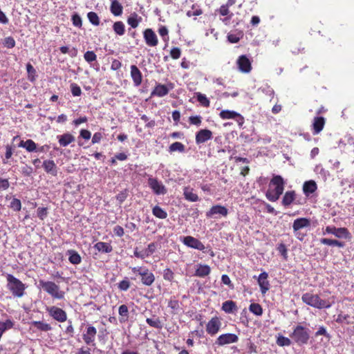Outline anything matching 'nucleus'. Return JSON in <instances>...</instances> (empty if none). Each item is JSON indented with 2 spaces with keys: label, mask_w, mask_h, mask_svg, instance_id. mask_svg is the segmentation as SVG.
<instances>
[{
  "label": "nucleus",
  "mask_w": 354,
  "mask_h": 354,
  "mask_svg": "<svg viewBox=\"0 0 354 354\" xmlns=\"http://www.w3.org/2000/svg\"><path fill=\"white\" fill-rule=\"evenodd\" d=\"M181 50L178 47H174L170 50V56L174 59H178L180 57Z\"/></svg>",
  "instance_id": "63"
},
{
  "label": "nucleus",
  "mask_w": 354,
  "mask_h": 354,
  "mask_svg": "<svg viewBox=\"0 0 354 354\" xmlns=\"http://www.w3.org/2000/svg\"><path fill=\"white\" fill-rule=\"evenodd\" d=\"M68 254V261L71 263L77 265L81 263L82 258L77 252L73 250H69L67 251Z\"/></svg>",
  "instance_id": "35"
},
{
  "label": "nucleus",
  "mask_w": 354,
  "mask_h": 354,
  "mask_svg": "<svg viewBox=\"0 0 354 354\" xmlns=\"http://www.w3.org/2000/svg\"><path fill=\"white\" fill-rule=\"evenodd\" d=\"M58 142L60 146L66 147L75 141V137L69 133H66L57 136Z\"/></svg>",
  "instance_id": "26"
},
{
  "label": "nucleus",
  "mask_w": 354,
  "mask_h": 354,
  "mask_svg": "<svg viewBox=\"0 0 354 354\" xmlns=\"http://www.w3.org/2000/svg\"><path fill=\"white\" fill-rule=\"evenodd\" d=\"M146 322L151 327H153V328H155L157 329H162L163 327L162 322L156 315H153L152 318H147Z\"/></svg>",
  "instance_id": "34"
},
{
  "label": "nucleus",
  "mask_w": 354,
  "mask_h": 354,
  "mask_svg": "<svg viewBox=\"0 0 354 354\" xmlns=\"http://www.w3.org/2000/svg\"><path fill=\"white\" fill-rule=\"evenodd\" d=\"M87 17L88 21L94 26H99L100 21V18L96 12H89L87 14Z\"/></svg>",
  "instance_id": "49"
},
{
  "label": "nucleus",
  "mask_w": 354,
  "mask_h": 354,
  "mask_svg": "<svg viewBox=\"0 0 354 354\" xmlns=\"http://www.w3.org/2000/svg\"><path fill=\"white\" fill-rule=\"evenodd\" d=\"M219 116L223 120L234 119L236 117H239L241 120H243V117L238 113L234 111L223 110L220 112Z\"/></svg>",
  "instance_id": "32"
},
{
  "label": "nucleus",
  "mask_w": 354,
  "mask_h": 354,
  "mask_svg": "<svg viewBox=\"0 0 354 354\" xmlns=\"http://www.w3.org/2000/svg\"><path fill=\"white\" fill-rule=\"evenodd\" d=\"M325 124V119L323 117H315L313 123V134L319 133L324 129Z\"/></svg>",
  "instance_id": "25"
},
{
  "label": "nucleus",
  "mask_w": 354,
  "mask_h": 354,
  "mask_svg": "<svg viewBox=\"0 0 354 354\" xmlns=\"http://www.w3.org/2000/svg\"><path fill=\"white\" fill-rule=\"evenodd\" d=\"M3 44L5 47L8 48H12L15 46L16 42L12 37L9 36L3 39Z\"/></svg>",
  "instance_id": "54"
},
{
  "label": "nucleus",
  "mask_w": 354,
  "mask_h": 354,
  "mask_svg": "<svg viewBox=\"0 0 354 354\" xmlns=\"http://www.w3.org/2000/svg\"><path fill=\"white\" fill-rule=\"evenodd\" d=\"M195 96L202 106L207 108L210 106V101L205 94L197 92L195 93Z\"/></svg>",
  "instance_id": "38"
},
{
  "label": "nucleus",
  "mask_w": 354,
  "mask_h": 354,
  "mask_svg": "<svg viewBox=\"0 0 354 354\" xmlns=\"http://www.w3.org/2000/svg\"><path fill=\"white\" fill-rule=\"evenodd\" d=\"M221 309L226 313H232L237 310L236 302L227 300L223 303Z\"/></svg>",
  "instance_id": "33"
},
{
  "label": "nucleus",
  "mask_w": 354,
  "mask_h": 354,
  "mask_svg": "<svg viewBox=\"0 0 354 354\" xmlns=\"http://www.w3.org/2000/svg\"><path fill=\"white\" fill-rule=\"evenodd\" d=\"M332 299V301L330 299H322L319 295L313 292H306L301 296V300L304 304L317 309L330 308L335 304L334 297Z\"/></svg>",
  "instance_id": "2"
},
{
  "label": "nucleus",
  "mask_w": 354,
  "mask_h": 354,
  "mask_svg": "<svg viewBox=\"0 0 354 354\" xmlns=\"http://www.w3.org/2000/svg\"><path fill=\"white\" fill-rule=\"evenodd\" d=\"M118 313L120 316V322H125L129 318V308L127 305L122 304L119 307Z\"/></svg>",
  "instance_id": "40"
},
{
  "label": "nucleus",
  "mask_w": 354,
  "mask_h": 354,
  "mask_svg": "<svg viewBox=\"0 0 354 354\" xmlns=\"http://www.w3.org/2000/svg\"><path fill=\"white\" fill-rule=\"evenodd\" d=\"M185 150V145L180 142H175L172 143L169 147V152H175V151H179V152H184Z\"/></svg>",
  "instance_id": "44"
},
{
  "label": "nucleus",
  "mask_w": 354,
  "mask_h": 354,
  "mask_svg": "<svg viewBox=\"0 0 354 354\" xmlns=\"http://www.w3.org/2000/svg\"><path fill=\"white\" fill-rule=\"evenodd\" d=\"M243 37V32L241 31L236 33H230L227 35V40L232 44L238 43Z\"/></svg>",
  "instance_id": "47"
},
{
  "label": "nucleus",
  "mask_w": 354,
  "mask_h": 354,
  "mask_svg": "<svg viewBox=\"0 0 354 354\" xmlns=\"http://www.w3.org/2000/svg\"><path fill=\"white\" fill-rule=\"evenodd\" d=\"M317 189V185L313 180L306 181L303 185V192L306 196H309L310 194L315 192Z\"/></svg>",
  "instance_id": "23"
},
{
  "label": "nucleus",
  "mask_w": 354,
  "mask_h": 354,
  "mask_svg": "<svg viewBox=\"0 0 354 354\" xmlns=\"http://www.w3.org/2000/svg\"><path fill=\"white\" fill-rule=\"evenodd\" d=\"M163 278L165 280L171 282L174 278V274L170 268H166L163 271Z\"/></svg>",
  "instance_id": "56"
},
{
  "label": "nucleus",
  "mask_w": 354,
  "mask_h": 354,
  "mask_svg": "<svg viewBox=\"0 0 354 354\" xmlns=\"http://www.w3.org/2000/svg\"><path fill=\"white\" fill-rule=\"evenodd\" d=\"M173 84L170 83L168 86L157 84L151 93V96H157L159 97H164L169 93L170 89L173 88Z\"/></svg>",
  "instance_id": "14"
},
{
  "label": "nucleus",
  "mask_w": 354,
  "mask_h": 354,
  "mask_svg": "<svg viewBox=\"0 0 354 354\" xmlns=\"http://www.w3.org/2000/svg\"><path fill=\"white\" fill-rule=\"evenodd\" d=\"M336 322L339 324L345 323L346 324H349L351 323L350 321V315L348 314H343V313H340L337 315Z\"/></svg>",
  "instance_id": "51"
},
{
  "label": "nucleus",
  "mask_w": 354,
  "mask_h": 354,
  "mask_svg": "<svg viewBox=\"0 0 354 354\" xmlns=\"http://www.w3.org/2000/svg\"><path fill=\"white\" fill-rule=\"evenodd\" d=\"M168 307L173 310L177 311L180 308V302L175 297H173L168 302Z\"/></svg>",
  "instance_id": "50"
},
{
  "label": "nucleus",
  "mask_w": 354,
  "mask_h": 354,
  "mask_svg": "<svg viewBox=\"0 0 354 354\" xmlns=\"http://www.w3.org/2000/svg\"><path fill=\"white\" fill-rule=\"evenodd\" d=\"M131 271L140 277L142 283L146 286H151L155 281L153 273L146 267H133L131 268Z\"/></svg>",
  "instance_id": "6"
},
{
  "label": "nucleus",
  "mask_w": 354,
  "mask_h": 354,
  "mask_svg": "<svg viewBox=\"0 0 354 354\" xmlns=\"http://www.w3.org/2000/svg\"><path fill=\"white\" fill-rule=\"evenodd\" d=\"M310 225V221L308 218H299L294 221L292 225V229L294 232L295 233L296 236L301 241L303 240V236L299 237L297 232L304 227H307Z\"/></svg>",
  "instance_id": "16"
},
{
  "label": "nucleus",
  "mask_w": 354,
  "mask_h": 354,
  "mask_svg": "<svg viewBox=\"0 0 354 354\" xmlns=\"http://www.w3.org/2000/svg\"><path fill=\"white\" fill-rule=\"evenodd\" d=\"M152 213L156 217L160 219H165L167 217V212L158 205L153 207L152 209Z\"/></svg>",
  "instance_id": "41"
},
{
  "label": "nucleus",
  "mask_w": 354,
  "mask_h": 354,
  "mask_svg": "<svg viewBox=\"0 0 354 354\" xmlns=\"http://www.w3.org/2000/svg\"><path fill=\"white\" fill-rule=\"evenodd\" d=\"M148 185L156 195L165 194L167 189L165 186L156 178L150 177L148 179Z\"/></svg>",
  "instance_id": "13"
},
{
  "label": "nucleus",
  "mask_w": 354,
  "mask_h": 354,
  "mask_svg": "<svg viewBox=\"0 0 354 354\" xmlns=\"http://www.w3.org/2000/svg\"><path fill=\"white\" fill-rule=\"evenodd\" d=\"M71 91L73 96H80L82 94L81 88L76 83L71 84Z\"/></svg>",
  "instance_id": "60"
},
{
  "label": "nucleus",
  "mask_w": 354,
  "mask_h": 354,
  "mask_svg": "<svg viewBox=\"0 0 354 354\" xmlns=\"http://www.w3.org/2000/svg\"><path fill=\"white\" fill-rule=\"evenodd\" d=\"M14 322L11 319H7L5 322L0 321V339L3 334L8 330L12 328Z\"/></svg>",
  "instance_id": "36"
},
{
  "label": "nucleus",
  "mask_w": 354,
  "mask_h": 354,
  "mask_svg": "<svg viewBox=\"0 0 354 354\" xmlns=\"http://www.w3.org/2000/svg\"><path fill=\"white\" fill-rule=\"evenodd\" d=\"M94 248L100 252L110 253L113 250L112 245L106 242H97L94 245Z\"/></svg>",
  "instance_id": "27"
},
{
  "label": "nucleus",
  "mask_w": 354,
  "mask_h": 354,
  "mask_svg": "<svg viewBox=\"0 0 354 354\" xmlns=\"http://www.w3.org/2000/svg\"><path fill=\"white\" fill-rule=\"evenodd\" d=\"M143 37L148 46L154 47L158 44V39L154 31L151 28H147L143 32Z\"/></svg>",
  "instance_id": "15"
},
{
  "label": "nucleus",
  "mask_w": 354,
  "mask_h": 354,
  "mask_svg": "<svg viewBox=\"0 0 354 354\" xmlns=\"http://www.w3.org/2000/svg\"><path fill=\"white\" fill-rule=\"evenodd\" d=\"M113 29L115 34L122 36L125 32V26L122 21H116L113 25Z\"/></svg>",
  "instance_id": "42"
},
{
  "label": "nucleus",
  "mask_w": 354,
  "mask_h": 354,
  "mask_svg": "<svg viewBox=\"0 0 354 354\" xmlns=\"http://www.w3.org/2000/svg\"><path fill=\"white\" fill-rule=\"evenodd\" d=\"M221 318L214 316L210 319V320L206 324V332L210 336H214L216 335L221 327Z\"/></svg>",
  "instance_id": "9"
},
{
  "label": "nucleus",
  "mask_w": 354,
  "mask_h": 354,
  "mask_svg": "<svg viewBox=\"0 0 354 354\" xmlns=\"http://www.w3.org/2000/svg\"><path fill=\"white\" fill-rule=\"evenodd\" d=\"M32 326L36 328L38 330L42 332H48L52 330L53 328L50 324L44 322L42 321H33L31 323Z\"/></svg>",
  "instance_id": "30"
},
{
  "label": "nucleus",
  "mask_w": 354,
  "mask_h": 354,
  "mask_svg": "<svg viewBox=\"0 0 354 354\" xmlns=\"http://www.w3.org/2000/svg\"><path fill=\"white\" fill-rule=\"evenodd\" d=\"M249 310L254 315L261 316L263 314V308L259 304L252 303L249 306Z\"/></svg>",
  "instance_id": "45"
},
{
  "label": "nucleus",
  "mask_w": 354,
  "mask_h": 354,
  "mask_svg": "<svg viewBox=\"0 0 354 354\" xmlns=\"http://www.w3.org/2000/svg\"><path fill=\"white\" fill-rule=\"evenodd\" d=\"M97 329L92 325H88L82 334L84 342L88 346H95Z\"/></svg>",
  "instance_id": "8"
},
{
  "label": "nucleus",
  "mask_w": 354,
  "mask_h": 354,
  "mask_svg": "<svg viewBox=\"0 0 354 354\" xmlns=\"http://www.w3.org/2000/svg\"><path fill=\"white\" fill-rule=\"evenodd\" d=\"M84 58L87 62L91 63L96 60L97 55L93 51L88 50L84 53Z\"/></svg>",
  "instance_id": "55"
},
{
  "label": "nucleus",
  "mask_w": 354,
  "mask_h": 354,
  "mask_svg": "<svg viewBox=\"0 0 354 354\" xmlns=\"http://www.w3.org/2000/svg\"><path fill=\"white\" fill-rule=\"evenodd\" d=\"M331 234L335 235L337 238L348 239L350 238V232L346 227H336L335 226H327L325 228L324 234Z\"/></svg>",
  "instance_id": "12"
},
{
  "label": "nucleus",
  "mask_w": 354,
  "mask_h": 354,
  "mask_svg": "<svg viewBox=\"0 0 354 354\" xmlns=\"http://www.w3.org/2000/svg\"><path fill=\"white\" fill-rule=\"evenodd\" d=\"M183 194L185 198L191 202H196L199 200L198 195L194 192L192 188L186 187L184 188Z\"/></svg>",
  "instance_id": "31"
},
{
  "label": "nucleus",
  "mask_w": 354,
  "mask_h": 354,
  "mask_svg": "<svg viewBox=\"0 0 354 354\" xmlns=\"http://www.w3.org/2000/svg\"><path fill=\"white\" fill-rule=\"evenodd\" d=\"M189 122L191 124L200 126L202 122V118L200 115L190 116Z\"/></svg>",
  "instance_id": "64"
},
{
  "label": "nucleus",
  "mask_w": 354,
  "mask_h": 354,
  "mask_svg": "<svg viewBox=\"0 0 354 354\" xmlns=\"http://www.w3.org/2000/svg\"><path fill=\"white\" fill-rule=\"evenodd\" d=\"M39 286L50 295L53 299H63L65 297V292L60 290V287L54 281L40 279Z\"/></svg>",
  "instance_id": "4"
},
{
  "label": "nucleus",
  "mask_w": 354,
  "mask_h": 354,
  "mask_svg": "<svg viewBox=\"0 0 354 354\" xmlns=\"http://www.w3.org/2000/svg\"><path fill=\"white\" fill-rule=\"evenodd\" d=\"M296 198V193L294 190L288 191L283 196L281 203L283 206H289Z\"/></svg>",
  "instance_id": "28"
},
{
  "label": "nucleus",
  "mask_w": 354,
  "mask_h": 354,
  "mask_svg": "<svg viewBox=\"0 0 354 354\" xmlns=\"http://www.w3.org/2000/svg\"><path fill=\"white\" fill-rule=\"evenodd\" d=\"M128 191L127 189H124L120 192L116 196V200L119 202L120 204H122L128 197Z\"/></svg>",
  "instance_id": "62"
},
{
  "label": "nucleus",
  "mask_w": 354,
  "mask_h": 354,
  "mask_svg": "<svg viewBox=\"0 0 354 354\" xmlns=\"http://www.w3.org/2000/svg\"><path fill=\"white\" fill-rule=\"evenodd\" d=\"M239 341V337L234 333H225L219 335L216 341L215 344L218 346H223L226 344L236 343Z\"/></svg>",
  "instance_id": "11"
},
{
  "label": "nucleus",
  "mask_w": 354,
  "mask_h": 354,
  "mask_svg": "<svg viewBox=\"0 0 354 354\" xmlns=\"http://www.w3.org/2000/svg\"><path fill=\"white\" fill-rule=\"evenodd\" d=\"M9 207L15 212L20 211L21 209V201L18 198H13Z\"/></svg>",
  "instance_id": "52"
},
{
  "label": "nucleus",
  "mask_w": 354,
  "mask_h": 354,
  "mask_svg": "<svg viewBox=\"0 0 354 354\" xmlns=\"http://www.w3.org/2000/svg\"><path fill=\"white\" fill-rule=\"evenodd\" d=\"M182 242L185 245L189 248L206 252L205 251H204L205 249V246L204 245V244L200 240L194 236H184L182 239Z\"/></svg>",
  "instance_id": "10"
},
{
  "label": "nucleus",
  "mask_w": 354,
  "mask_h": 354,
  "mask_svg": "<svg viewBox=\"0 0 354 354\" xmlns=\"http://www.w3.org/2000/svg\"><path fill=\"white\" fill-rule=\"evenodd\" d=\"M236 64L240 71L248 73L252 70V64L250 60L245 55L239 57Z\"/></svg>",
  "instance_id": "17"
},
{
  "label": "nucleus",
  "mask_w": 354,
  "mask_h": 354,
  "mask_svg": "<svg viewBox=\"0 0 354 354\" xmlns=\"http://www.w3.org/2000/svg\"><path fill=\"white\" fill-rule=\"evenodd\" d=\"M159 35L162 38V40L167 43L169 39V30L165 26H161L158 30Z\"/></svg>",
  "instance_id": "48"
},
{
  "label": "nucleus",
  "mask_w": 354,
  "mask_h": 354,
  "mask_svg": "<svg viewBox=\"0 0 354 354\" xmlns=\"http://www.w3.org/2000/svg\"><path fill=\"white\" fill-rule=\"evenodd\" d=\"M27 151L33 152L37 151V144L31 139L26 140V147H25Z\"/></svg>",
  "instance_id": "59"
},
{
  "label": "nucleus",
  "mask_w": 354,
  "mask_h": 354,
  "mask_svg": "<svg viewBox=\"0 0 354 354\" xmlns=\"http://www.w3.org/2000/svg\"><path fill=\"white\" fill-rule=\"evenodd\" d=\"M276 343L279 346H289L291 345V340L282 335L279 334L277 337Z\"/></svg>",
  "instance_id": "43"
},
{
  "label": "nucleus",
  "mask_w": 354,
  "mask_h": 354,
  "mask_svg": "<svg viewBox=\"0 0 354 354\" xmlns=\"http://www.w3.org/2000/svg\"><path fill=\"white\" fill-rule=\"evenodd\" d=\"M110 10L114 16H120L122 14L123 7L118 0H111Z\"/></svg>",
  "instance_id": "29"
},
{
  "label": "nucleus",
  "mask_w": 354,
  "mask_h": 354,
  "mask_svg": "<svg viewBox=\"0 0 354 354\" xmlns=\"http://www.w3.org/2000/svg\"><path fill=\"white\" fill-rule=\"evenodd\" d=\"M285 183L283 178L281 176H273L270 182V187L266 194V198L270 201H277L283 192Z\"/></svg>",
  "instance_id": "1"
},
{
  "label": "nucleus",
  "mask_w": 354,
  "mask_h": 354,
  "mask_svg": "<svg viewBox=\"0 0 354 354\" xmlns=\"http://www.w3.org/2000/svg\"><path fill=\"white\" fill-rule=\"evenodd\" d=\"M44 171L53 176L57 175V167L53 160H46L42 165Z\"/></svg>",
  "instance_id": "22"
},
{
  "label": "nucleus",
  "mask_w": 354,
  "mask_h": 354,
  "mask_svg": "<svg viewBox=\"0 0 354 354\" xmlns=\"http://www.w3.org/2000/svg\"><path fill=\"white\" fill-rule=\"evenodd\" d=\"M268 274L266 272H261L258 279L257 281L259 285L261 292L263 295H265L270 289V282L268 280Z\"/></svg>",
  "instance_id": "18"
},
{
  "label": "nucleus",
  "mask_w": 354,
  "mask_h": 354,
  "mask_svg": "<svg viewBox=\"0 0 354 354\" xmlns=\"http://www.w3.org/2000/svg\"><path fill=\"white\" fill-rule=\"evenodd\" d=\"M130 281L126 278L118 284V288L121 291H127L130 288Z\"/></svg>",
  "instance_id": "58"
},
{
  "label": "nucleus",
  "mask_w": 354,
  "mask_h": 354,
  "mask_svg": "<svg viewBox=\"0 0 354 354\" xmlns=\"http://www.w3.org/2000/svg\"><path fill=\"white\" fill-rule=\"evenodd\" d=\"M59 50L62 54L69 53L72 57H75L77 54V50L75 48H73L70 50L67 46H61Z\"/></svg>",
  "instance_id": "57"
},
{
  "label": "nucleus",
  "mask_w": 354,
  "mask_h": 354,
  "mask_svg": "<svg viewBox=\"0 0 354 354\" xmlns=\"http://www.w3.org/2000/svg\"><path fill=\"white\" fill-rule=\"evenodd\" d=\"M46 310L50 317L58 322L63 323L67 320V313L61 308L55 306H47Z\"/></svg>",
  "instance_id": "7"
},
{
  "label": "nucleus",
  "mask_w": 354,
  "mask_h": 354,
  "mask_svg": "<svg viewBox=\"0 0 354 354\" xmlns=\"http://www.w3.org/2000/svg\"><path fill=\"white\" fill-rule=\"evenodd\" d=\"M26 70L28 73V79L33 82L36 80V71L31 64L28 63L26 64Z\"/></svg>",
  "instance_id": "46"
},
{
  "label": "nucleus",
  "mask_w": 354,
  "mask_h": 354,
  "mask_svg": "<svg viewBox=\"0 0 354 354\" xmlns=\"http://www.w3.org/2000/svg\"><path fill=\"white\" fill-rule=\"evenodd\" d=\"M142 18L138 17V14L133 12L128 19L127 23L133 28H136L138 26L139 23L141 21Z\"/></svg>",
  "instance_id": "39"
},
{
  "label": "nucleus",
  "mask_w": 354,
  "mask_h": 354,
  "mask_svg": "<svg viewBox=\"0 0 354 354\" xmlns=\"http://www.w3.org/2000/svg\"><path fill=\"white\" fill-rule=\"evenodd\" d=\"M37 216L41 221L44 220L48 216V208L47 207H39L37 210Z\"/></svg>",
  "instance_id": "61"
},
{
  "label": "nucleus",
  "mask_w": 354,
  "mask_h": 354,
  "mask_svg": "<svg viewBox=\"0 0 354 354\" xmlns=\"http://www.w3.org/2000/svg\"><path fill=\"white\" fill-rule=\"evenodd\" d=\"M195 270L194 275L198 277H205L208 276L211 272V268L206 264H198Z\"/></svg>",
  "instance_id": "24"
},
{
  "label": "nucleus",
  "mask_w": 354,
  "mask_h": 354,
  "mask_svg": "<svg viewBox=\"0 0 354 354\" xmlns=\"http://www.w3.org/2000/svg\"><path fill=\"white\" fill-rule=\"evenodd\" d=\"M290 336L299 345L306 344L310 338L308 328L301 325L296 326Z\"/></svg>",
  "instance_id": "5"
},
{
  "label": "nucleus",
  "mask_w": 354,
  "mask_h": 354,
  "mask_svg": "<svg viewBox=\"0 0 354 354\" xmlns=\"http://www.w3.org/2000/svg\"><path fill=\"white\" fill-rule=\"evenodd\" d=\"M131 77L135 86H140L142 82V74L136 65L131 66Z\"/></svg>",
  "instance_id": "20"
},
{
  "label": "nucleus",
  "mask_w": 354,
  "mask_h": 354,
  "mask_svg": "<svg viewBox=\"0 0 354 354\" xmlns=\"http://www.w3.org/2000/svg\"><path fill=\"white\" fill-rule=\"evenodd\" d=\"M228 214L227 209L222 205H216L212 206L210 209L206 213L208 218L212 217L215 214H219L223 216H226Z\"/></svg>",
  "instance_id": "21"
},
{
  "label": "nucleus",
  "mask_w": 354,
  "mask_h": 354,
  "mask_svg": "<svg viewBox=\"0 0 354 354\" xmlns=\"http://www.w3.org/2000/svg\"><path fill=\"white\" fill-rule=\"evenodd\" d=\"M212 138V132L209 129H201L196 134V143L200 145Z\"/></svg>",
  "instance_id": "19"
},
{
  "label": "nucleus",
  "mask_w": 354,
  "mask_h": 354,
  "mask_svg": "<svg viewBox=\"0 0 354 354\" xmlns=\"http://www.w3.org/2000/svg\"><path fill=\"white\" fill-rule=\"evenodd\" d=\"M321 243L326 245H330V246H337L338 248H343L344 247V243L342 241L335 240V239H330L327 238H323L320 239Z\"/></svg>",
  "instance_id": "37"
},
{
  "label": "nucleus",
  "mask_w": 354,
  "mask_h": 354,
  "mask_svg": "<svg viewBox=\"0 0 354 354\" xmlns=\"http://www.w3.org/2000/svg\"><path fill=\"white\" fill-rule=\"evenodd\" d=\"M7 288L15 297L20 298L25 295L26 284L11 274H6Z\"/></svg>",
  "instance_id": "3"
},
{
  "label": "nucleus",
  "mask_w": 354,
  "mask_h": 354,
  "mask_svg": "<svg viewBox=\"0 0 354 354\" xmlns=\"http://www.w3.org/2000/svg\"><path fill=\"white\" fill-rule=\"evenodd\" d=\"M13 154V147L10 145H6V153H5V159L3 160V163L6 164L8 160L12 157Z\"/></svg>",
  "instance_id": "53"
}]
</instances>
